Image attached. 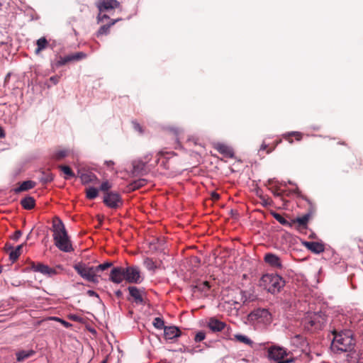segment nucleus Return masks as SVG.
Segmentation results:
<instances>
[{
  "label": "nucleus",
  "mask_w": 363,
  "mask_h": 363,
  "mask_svg": "<svg viewBox=\"0 0 363 363\" xmlns=\"http://www.w3.org/2000/svg\"><path fill=\"white\" fill-rule=\"evenodd\" d=\"M334 335L331 344L332 350L337 353L350 352L353 350L354 346V340L353 333L350 330H343L337 332L333 331Z\"/></svg>",
  "instance_id": "f257e3e1"
},
{
  "label": "nucleus",
  "mask_w": 363,
  "mask_h": 363,
  "mask_svg": "<svg viewBox=\"0 0 363 363\" xmlns=\"http://www.w3.org/2000/svg\"><path fill=\"white\" fill-rule=\"evenodd\" d=\"M52 231L55 245L59 250L65 252L73 250L65 225L60 218L53 221Z\"/></svg>",
  "instance_id": "f03ea898"
},
{
  "label": "nucleus",
  "mask_w": 363,
  "mask_h": 363,
  "mask_svg": "<svg viewBox=\"0 0 363 363\" xmlns=\"http://www.w3.org/2000/svg\"><path fill=\"white\" fill-rule=\"evenodd\" d=\"M259 286L272 294H277L285 286V280L277 274H265L259 280Z\"/></svg>",
  "instance_id": "7ed1b4c3"
},
{
  "label": "nucleus",
  "mask_w": 363,
  "mask_h": 363,
  "mask_svg": "<svg viewBox=\"0 0 363 363\" xmlns=\"http://www.w3.org/2000/svg\"><path fill=\"white\" fill-rule=\"evenodd\" d=\"M120 2L117 0H98L96 6L99 9V14L96 17L98 23L102 22L104 19H108L109 16L104 12H108L120 6Z\"/></svg>",
  "instance_id": "20e7f679"
},
{
  "label": "nucleus",
  "mask_w": 363,
  "mask_h": 363,
  "mask_svg": "<svg viewBox=\"0 0 363 363\" xmlns=\"http://www.w3.org/2000/svg\"><path fill=\"white\" fill-rule=\"evenodd\" d=\"M268 357L271 360H274L276 363H293L294 358H288L284 359L288 355L287 350L279 345H272L267 350Z\"/></svg>",
  "instance_id": "39448f33"
},
{
  "label": "nucleus",
  "mask_w": 363,
  "mask_h": 363,
  "mask_svg": "<svg viewBox=\"0 0 363 363\" xmlns=\"http://www.w3.org/2000/svg\"><path fill=\"white\" fill-rule=\"evenodd\" d=\"M152 156V154H147L144 157L145 161L142 160H135L133 161L132 174L135 177L147 174L150 169L152 168L150 167Z\"/></svg>",
  "instance_id": "423d86ee"
},
{
  "label": "nucleus",
  "mask_w": 363,
  "mask_h": 363,
  "mask_svg": "<svg viewBox=\"0 0 363 363\" xmlns=\"http://www.w3.org/2000/svg\"><path fill=\"white\" fill-rule=\"evenodd\" d=\"M74 269L83 279L86 281L94 283L98 281L94 267H87L84 264L78 263L74 264Z\"/></svg>",
  "instance_id": "0eeeda50"
},
{
  "label": "nucleus",
  "mask_w": 363,
  "mask_h": 363,
  "mask_svg": "<svg viewBox=\"0 0 363 363\" xmlns=\"http://www.w3.org/2000/svg\"><path fill=\"white\" fill-rule=\"evenodd\" d=\"M176 156L177 155L174 152L160 151L157 154V158L150 164V167L154 168L157 164H160L164 169H169L170 168L169 160Z\"/></svg>",
  "instance_id": "6e6552de"
},
{
  "label": "nucleus",
  "mask_w": 363,
  "mask_h": 363,
  "mask_svg": "<svg viewBox=\"0 0 363 363\" xmlns=\"http://www.w3.org/2000/svg\"><path fill=\"white\" fill-rule=\"evenodd\" d=\"M104 202L109 208H117L122 204V199L118 193L109 191L104 194Z\"/></svg>",
  "instance_id": "1a4fd4ad"
},
{
  "label": "nucleus",
  "mask_w": 363,
  "mask_h": 363,
  "mask_svg": "<svg viewBox=\"0 0 363 363\" xmlns=\"http://www.w3.org/2000/svg\"><path fill=\"white\" fill-rule=\"evenodd\" d=\"M125 272L126 281L135 284L141 281L140 272L138 267H127L125 268Z\"/></svg>",
  "instance_id": "9d476101"
},
{
  "label": "nucleus",
  "mask_w": 363,
  "mask_h": 363,
  "mask_svg": "<svg viewBox=\"0 0 363 363\" xmlns=\"http://www.w3.org/2000/svg\"><path fill=\"white\" fill-rule=\"evenodd\" d=\"M252 319H256L264 323H268L271 321V314L266 308L255 309L251 313Z\"/></svg>",
  "instance_id": "9b49d317"
},
{
  "label": "nucleus",
  "mask_w": 363,
  "mask_h": 363,
  "mask_svg": "<svg viewBox=\"0 0 363 363\" xmlns=\"http://www.w3.org/2000/svg\"><path fill=\"white\" fill-rule=\"evenodd\" d=\"M125 268L118 267H113L110 273V280L116 284H121L124 279L125 280Z\"/></svg>",
  "instance_id": "f8f14e48"
},
{
  "label": "nucleus",
  "mask_w": 363,
  "mask_h": 363,
  "mask_svg": "<svg viewBox=\"0 0 363 363\" xmlns=\"http://www.w3.org/2000/svg\"><path fill=\"white\" fill-rule=\"evenodd\" d=\"M264 260L268 265L274 269H280L283 267L281 258L275 254L270 252L265 254Z\"/></svg>",
  "instance_id": "ddd939ff"
},
{
  "label": "nucleus",
  "mask_w": 363,
  "mask_h": 363,
  "mask_svg": "<svg viewBox=\"0 0 363 363\" xmlns=\"http://www.w3.org/2000/svg\"><path fill=\"white\" fill-rule=\"evenodd\" d=\"M32 269L34 272H40L42 274L48 276L49 277H52L57 273L55 269L51 268L48 265L43 264L42 263L33 264L32 265Z\"/></svg>",
  "instance_id": "4468645a"
},
{
  "label": "nucleus",
  "mask_w": 363,
  "mask_h": 363,
  "mask_svg": "<svg viewBox=\"0 0 363 363\" xmlns=\"http://www.w3.org/2000/svg\"><path fill=\"white\" fill-rule=\"evenodd\" d=\"M226 326L227 325L224 322H222L216 318H211L208 323V327L213 332L222 331Z\"/></svg>",
  "instance_id": "2eb2a0df"
},
{
  "label": "nucleus",
  "mask_w": 363,
  "mask_h": 363,
  "mask_svg": "<svg viewBox=\"0 0 363 363\" xmlns=\"http://www.w3.org/2000/svg\"><path fill=\"white\" fill-rule=\"evenodd\" d=\"M181 331L176 326H166L164 329V335L166 340H173L179 337Z\"/></svg>",
  "instance_id": "dca6fc26"
},
{
  "label": "nucleus",
  "mask_w": 363,
  "mask_h": 363,
  "mask_svg": "<svg viewBox=\"0 0 363 363\" xmlns=\"http://www.w3.org/2000/svg\"><path fill=\"white\" fill-rule=\"evenodd\" d=\"M304 245L308 250L315 254H319L325 250L324 245L318 242H305Z\"/></svg>",
  "instance_id": "f3484780"
},
{
  "label": "nucleus",
  "mask_w": 363,
  "mask_h": 363,
  "mask_svg": "<svg viewBox=\"0 0 363 363\" xmlns=\"http://www.w3.org/2000/svg\"><path fill=\"white\" fill-rule=\"evenodd\" d=\"M121 20H122L121 18L113 19V20H111L108 24L101 26L99 28V29L98 30V31L96 32V36L99 37L103 35L108 34L110 32L111 27Z\"/></svg>",
  "instance_id": "a211bd4d"
},
{
  "label": "nucleus",
  "mask_w": 363,
  "mask_h": 363,
  "mask_svg": "<svg viewBox=\"0 0 363 363\" xmlns=\"http://www.w3.org/2000/svg\"><path fill=\"white\" fill-rule=\"evenodd\" d=\"M129 294L136 303H143L142 292L135 286L128 287Z\"/></svg>",
  "instance_id": "6ab92c4d"
},
{
  "label": "nucleus",
  "mask_w": 363,
  "mask_h": 363,
  "mask_svg": "<svg viewBox=\"0 0 363 363\" xmlns=\"http://www.w3.org/2000/svg\"><path fill=\"white\" fill-rule=\"evenodd\" d=\"M35 352L33 350H21L16 352V359L18 362H23L27 358L32 357Z\"/></svg>",
  "instance_id": "aec40b11"
},
{
  "label": "nucleus",
  "mask_w": 363,
  "mask_h": 363,
  "mask_svg": "<svg viewBox=\"0 0 363 363\" xmlns=\"http://www.w3.org/2000/svg\"><path fill=\"white\" fill-rule=\"evenodd\" d=\"M35 199L32 196H26L21 201V204L23 208L30 210L35 207Z\"/></svg>",
  "instance_id": "412c9836"
},
{
  "label": "nucleus",
  "mask_w": 363,
  "mask_h": 363,
  "mask_svg": "<svg viewBox=\"0 0 363 363\" xmlns=\"http://www.w3.org/2000/svg\"><path fill=\"white\" fill-rule=\"evenodd\" d=\"M35 184L34 182L28 180L22 182L18 187L15 189L16 193H19L21 191H27L33 189L35 186Z\"/></svg>",
  "instance_id": "4be33fe9"
},
{
  "label": "nucleus",
  "mask_w": 363,
  "mask_h": 363,
  "mask_svg": "<svg viewBox=\"0 0 363 363\" xmlns=\"http://www.w3.org/2000/svg\"><path fill=\"white\" fill-rule=\"evenodd\" d=\"M210 289V284L208 281H205L202 282H198L194 286V291H200L201 293H206Z\"/></svg>",
  "instance_id": "5701e85b"
},
{
  "label": "nucleus",
  "mask_w": 363,
  "mask_h": 363,
  "mask_svg": "<svg viewBox=\"0 0 363 363\" xmlns=\"http://www.w3.org/2000/svg\"><path fill=\"white\" fill-rule=\"evenodd\" d=\"M217 150L221 154L225 155L227 157H233V150L230 147L224 145V144H218L217 146Z\"/></svg>",
  "instance_id": "b1692460"
},
{
  "label": "nucleus",
  "mask_w": 363,
  "mask_h": 363,
  "mask_svg": "<svg viewBox=\"0 0 363 363\" xmlns=\"http://www.w3.org/2000/svg\"><path fill=\"white\" fill-rule=\"evenodd\" d=\"M272 215L273 217L281 225L287 227H292L293 223L288 221L285 218H284L281 215L278 213L272 212Z\"/></svg>",
  "instance_id": "393cba45"
},
{
  "label": "nucleus",
  "mask_w": 363,
  "mask_h": 363,
  "mask_svg": "<svg viewBox=\"0 0 363 363\" xmlns=\"http://www.w3.org/2000/svg\"><path fill=\"white\" fill-rule=\"evenodd\" d=\"M80 178H81L82 183L88 184V183L94 182L96 179V177L92 172H88L82 173L80 175Z\"/></svg>",
  "instance_id": "a878e982"
},
{
  "label": "nucleus",
  "mask_w": 363,
  "mask_h": 363,
  "mask_svg": "<svg viewBox=\"0 0 363 363\" xmlns=\"http://www.w3.org/2000/svg\"><path fill=\"white\" fill-rule=\"evenodd\" d=\"M37 48L35 50V53H40L43 50L45 49L48 45V42L45 37H42L39 38L37 42Z\"/></svg>",
  "instance_id": "bb28decb"
},
{
  "label": "nucleus",
  "mask_w": 363,
  "mask_h": 363,
  "mask_svg": "<svg viewBox=\"0 0 363 363\" xmlns=\"http://www.w3.org/2000/svg\"><path fill=\"white\" fill-rule=\"evenodd\" d=\"M72 61V60L70 55L65 57H60L59 60L54 63V67H60Z\"/></svg>",
  "instance_id": "cd10ccee"
},
{
  "label": "nucleus",
  "mask_w": 363,
  "mask_h": 363,
  "mask_svg": "<svg viewBox=\"0 0 363 363\" xmlns=\"http://www.w3.org/2000/svg\"><path fill=\"white\" fill-rule=\"evenodd\" d=\"M23 244L17 246L15 250H12L9 254V259L14 262L21 255V250L23 247Z\"/></svg>",
  "instance_id": "c85d7f7f"
},
{
  "label": "nucleus",
  "mask_w": 363,
  "mask_h": 363,
  "mask_svg": "<svg viewBox=\"0 0 363 363\" xmlns=\"http://www.w3.org/2000/svg\"><path fill=\"white\" fill-rule=\"evenodd\" d=\"M319 318H320V315L314 313L313 316L310 318V320L308 321L310 325L316 328L320 327L323 323L318 320Z\"/></svg>",
  "instance_id": "c756f323"
},
{
  "label": "nucleus",
  "mask_w": 363,
  "mask_h": 363,
  "mask_svg": "<svg viewBox=\"0 0 363 363\" xmlns=\"http://www.w3.org/2000/svg\"><path fill=\"white\" fill-rule=\"evenodd\" d=\"M145 184L146 180L145 179H140L130 183L129 185V188L131 190H135L141 186H143Z\"/></svg>",
  "instance_id": "7c9ffc66"
},
{
  "label": "nucleus",
  "mask_w": 363,
  "mask_h": 363,
  "mask_svg": "<svg viewBox=\"0 0 363 363\" xmlns=\"http://www.w3.org/2000/svg\"><path fill=\"white\" fill-rule=\"evenodd\" d=\"M311 216L310 213H306L301 217H298L296 220H292L293 224L295 223H298L299 225L303 226L306 225L309 220Z\"/></svg>",
  "instance_id": "2f4dec72"
},
{
  "label": "nucleus",
  "mask_w": 363,
  "mask_h": 363,
  "mask_svg": "<svg viewBox=\"0 0 363 363\" xmlns=\"http://www.w3.org/2000/svg\"><path fill=\"white\" fill-rule=\"evenodd\" d=\"M235 339L240 342H243L247 345H252L253 342L246 335L242 334L235 335Z\"/></svg>",
  "instance_id": "473e14b6"
},
{
  "label": "nucleus",
  "mask_w": 363,
  "mask_h": 363,
  "mask_svg": "<svg viewBox=\"0 0 363 363\" xmlns=\"http://www.w3.org/2000/svg\"><path fill=\"white\" fill-rule=\"evenodd\" d=\"M143 264L147 268V269L150 271H154L157 268L156 264L152 260V259L150 257H146L144 259Z\"/></svg>",
  "instance_id": "72a5a7b5"
},
{
  "label": "nucleus",
  "mask_w": 363,
  "mask_h": 363,
  "mask_svg": "<svg viewBox=\"0 0 363 363\" xmlns=\"http://www.w3.org/2000/svg\"><path fill=\"white\" fill-rule=\"evenodd\" d=\"M86 193V196L87 199H94L95 198L97 197L99 191L95 187H89V189H87Z\"/></svg>",
  "instance_id": "f704fd0d"
},
{
  "label": "nucleus",
  "mask_w": 363,
  "mask_h": 363,
  "mask_svg": "<svg viewBox=\"0 0 363 363\" xmlns=\"http://www.w3.org/2000/svg\"><path fill=\"white\" fill-rule=\"evenodd\" d=\"M154 327L157 329H164L166 326H164V320L160 317H157L153 320L152 323Z\"/></svg>",
  "instance_id": "c9c22d12"
},
{
  "label": "nucleus",
  "mask_w": 363,
  "mask_h": 363,
  "mask_svg": "<svg viewBox=\"0 0 363 363\" xmlns=\"http://www.w3.org/2000/svg\"><path fill=\"white\" fill-rule=\"evenodd\" d=\"M112 265L111 262H105L103 264H101L96 267H94L96 275L97 276V274L107 269L108 267H110Z\"/></svg>",
  "instance_id": "e433bc0d"
},
{
  "label": "nucleus",
  "mask_w": 363,
  "mask_h": 363,
  "mask_svg": "<svg viewBox=\"0 0 363 363\" xmlns=\"http://www.w3.org/2000/svg\"><path fill=\"white\" fill-rule=\"evenodd\" d=\"M68 155V151L66 150H57L54 154V158L57 160H60L65 157Z\"/></svg>",
  "instance_id": "4c0bfd02"
},
{
  "label": "nucleus",
  "mask_w": 363,
  "mask_h": 363,
  "mask_svg": "<svg viewBox=\"0 0 363 363\" xmlns=\"http://www.w3.org/2000/svg\"><path fill=\"white\" fill-rule=\"evenodd\" d=\"M53 180V176L51 173L50 172H48V173H45V172H43V176L41 177L40 178V181L43 182V183H49L50 182H52Z\"/></svg>",
  "instance_id": "58836bf2"
},
{
  "label": "nucleus",
  "mask_w": 363,
  "mask_h": 363,
  "mask_svg": "<svg viewBox=\"0 0 363 363\" xmlns=\"http://www.w3.org/2000/svg\"><path fill=\"white\" fill-rule=\"evenodd\" d=\"M60 168L68 177H72L74 176L72 170L68 166H60Z\"/></svg>",
  "instance_id": "ea45409f"
},
{
  "label": "nucleus",
  "mask_w": 363,
  "mask_h": 363,
  "mask_svg": "<svg viewBox=\"0 0 363 363\" xmlns=\"http://www.w3.org/2000/svg\"><path fill=\"white\" fill-rule=\"evenodd\" d=\"M72 61H77L81 59L85 58L86 55L82 52H76L74 54L70 55Z\"/></svg>",
  "instance_id": "a19ab883"
},
{
  "label": "nucleus",
  "mask_w": 363,
  "mask_h": 363,
  "mask_svg": "<svg viewBox=\"0 0 363 363\" xmlns=\"http://www.w3.org/2000/svg\"><path fill=\"white\" fill-rule=\"evenodd\" d=\"M206 337V333L203 331H199L196 333L194 337V340L196 342H199L203 340Z\"/></svg>",
  "instance_id": "79ce46f5"
},
{
  "label": "nucleus",
  "mask_w": 363,
  "mask_h": 363,
  "mask_svg": "<svg viewBox=\"0 0 363 363\" xmlns=\"http://www.w3.org/2000/svg\"><path fill=\"white\" fill-rule=\"evenodd\" d=\"M292 135L295 136L296 139L297 140H301L302 138V133L300 132H297V131H293V132L288 133L284 135V137L286 138L287 137L292 136Z\"/></svg>",
  "instance_id": "37998d69"
},
{
  "label": "nucleus",
  "mask_w": 363,
  "mask_h": 363,
  "mask_svg": "<svg viewBox=\"0 0 363 363\" xmlns=\"http://www.w3.org/2000/svg\"><path fill=\"white\" fill-rule=\"evenodd\" d=\"M111 188V184L108 181L102 182L100 186V189L103 191H107Z\"/></svg>",
  "instance_id": "c03bdc74"
},
{
  "label": "nucleus",
  "mask_w": 363,
  "mask_h": 363,
  "mask_svg": "<svg viewBox=\"0 0 363 363\" xmlns=\"http://www.w3.org/2000/svg\"><path fill=\"white\" fill-rule=\"evenodd\" d=\"M59 80H60V77L57 76V75H55V76H52L51 77L50 79H49V81L53 84V85H55L57 84L58 82H59Z\"/></svg>",
  "instance_id": "a18cd8bd"
},
{
  "label": "nucleus",
  "mask_w": 363,
  "mask_h": 363,
  "mask_svg": "<svg viewBox=\"0 0 363 363\" xmlns=\"http://www.w3.org/2000/svg\"><path fill=\"white\" fill-rule=\"evenodd\" d=\"M21 235H22V233L21 230H16L15 232V233L13 234L12 239L14 240H18L20 238V237L21 236Z\"/></svg>",
  "instance_id": "49530a36"
},
{
  "label": "nucleus",
  "mask_w": 363,
  "mask_h": 363,
  "mask_svg": "<svg viewBox=\"0 0 363 363\" xmlns=\"http://www.w3.org/2000/svg\"><path fill=\"white\" fill-rule=\"evenodd\" d=\"M133 127H134L135 130H138L140 133L143 132L142 128L138 123L133 122Z\"/></svg>",
  "instance_id": "de8ad7c7"
},
{
  "label": "nucleus",
  "mask_w": 363,
  "mask_h": 363,
  "mask_svg": "<svg viewBox=\"0 0 363 363\" xmlns=\"http://www.w3.org/2000/svg\"><path fill=\"white\" fill-rule=\"evenodd\" d=\"M87 294L90 296H95V297H99V295L97 294L96 292H95L93 290H89L87 291Z\"/></svg>",
  "instance_id": "09e8293b"
},
{
  "label": "nucleus",
  "mask_w": 363,
  "mask_h": 363,
  "mask_svg": "<svg viewBox=\"0 0 363 363\" xmlns=\"http://www.w3.org/2000/svg\"><path fill=\"white\" fill-rule=\"evenodd\" d=\"M303 340V337L301 335H296L293 337L292 341H293V343L294 344L295 340Z\"/></svg>",
  "instance_id": "8fccbe9b"
},
{
  "label": "nucleus",
  "mask_w": 363,
  "mask_h": 363,
  "mask_svg": "<svg viewBox=\"0 0 363 363\" xmlns=\"http://www.w3.org/2000/svg\"><path fill=\"white\" fill-rule=\"evenodd\" d=\"M105 163L108 167L114 164V162L112 160L106 161Z\"/></svg>",
  "instance_id": "3c124183"
},
{
  "label": "nucleus",
  "mask_w": 363,
  "mask_h": 363,
  "mask_svg": "<svg viewBox=\"0 0 363 363\" xmlns=\"http://www.w3.org/2000/svg\"><path fill=\"white\" fill-rule=\"evenodd\" d=\"M5 137V133L2 128L0 127V138H4Z\"/></svg>",
  "instance_id": "603ef678"
},
{
  "label": "nucleus",
  "mask_w": 363,
  "mask_h": 363,
  "mask_svg": "<svg viewBox=\"0 0 363 363\" xmlns=\"http://www.w3.org/2000/svg\"><path fill=\"white\" fill-rule=\"evenodd\" d=\"M212 197H213L214 199L217 200V199H219L220 196H219V194H218L217 193H216V192H213V193H212Z\"/></svg>",
  "instance_id": "864d4df0"
},
{
  "label": "nucleus",
  "mask_w": 363,
  "mask_h": 363,
  "mask_svg": "<svg viewBox=\"0 0 363 363\" xmlns=\"http://www.w3.org/2000/svg\"><path fill=\"white\" fill-rule=\"evenodd\" d=\"M267 148V145L262 144L260 147V150H264Z\"/></svg>",
  "instance_id": "5fc2aeb1"
},
{
  "label": "nucleus",
  "mask_w": 363,
  "mask_h": 363,
  "mask_svg": "<svg viewBox=\"0 0 363 363\" xmlns=\"http://www.w3.org/2000/svg\"><path fill=\"white\" fill-rule=\"evenodd\" d=\"M58 320L60 321H61L65 326H67L69 325V323L65 321V320H60L59 318H58Z\"/></svg>",
  "instance_id": "6e6d98bb"
},
{
  "label": "nucleus",
  "mask_w": 363,
  "mask_h": 363,
  "mask_svg": "<svg viewBox=\"0 0 363 363\" xmlns=\"http://www.w3.org/2000/svg\"><path fill=\"white\" fill-rule=\"evenodd\" d=\"M274 196H281V194H280V193H279V192H274Z\"/></svg>",
  "instance_id": "4d7b16f0"
},
{
  "label": "nucleus",
  "mask_w": 363,
  "mask_h": 363,
  "mask_svg": "<svg viewBox=\"0 0 363 363\" xmlns=\"http://www.w3.org/2000/svg\"><path fill=\"white\" fill-rule=\"evenodd\" d=\"M273 182H274V179H269V181H268V183L270 184H273Z\"/></svg>",
  "instance_id": "13d9d810"
},
{
  "label": "nucleus",
  "mask_w": 363,
  "mask_h": 363,
  "mask_svg": "<svg viewBox=\"0 0 363 363\" xmlns=\"http://www.w3.org/2000/svg\"><path fill=\"white\" fill-rule=\"evenodd\" d=\"M31 232H32V230L30 231V233H28V235H27V238H26V239H27V240H28V239H29V237H30V234H31Z\"/></svg>",
  "instance_id": "bf43d9fd"
},
{
  "label": "nucleus",
  "mask_w": 363,
  "mask_h": 363,
  "mask_svg": "<svg viewBox=\"0 0 363 363\" xmlns=\"http://www.w3.org/2000/svg\"><path fill=\"white\" fill-rule=\"evenodd\" d=\"M1 272H2V267L0 266V274L1 273Z\"/></svg>",
  "instance_id": "052dcab7"
},
{
  "label": "nucleus",
  "mask_w": 363,
  "mask_h": 363,
  "mask_svg": "<svg viewBox=\"0 0 363 363\" xmlns=\"http://www.w3.org/2000/svg\"><path fill=\"white\" fill-rule=\"evenodd\" d=\"M289 141L290 143H293V140H291V139L289 140Z\"/></svg>",
  "instance_id": "680f3d73"
},
{
  "label": "nucleus",
  "mask_w": 363,
  "mask_h": 363,
  "mask_svg": "<svg viewBox=\"0 0 363 363\" xmlns=\"http://www.w3.org/2000/svg\"><path fill=\"white\" fill-rule=\"evenodd\" d=\"M101 363H106V360L102 361Z\"/></svg>",
  "instance_id": "e2e57ef3"
}]
</instances>
